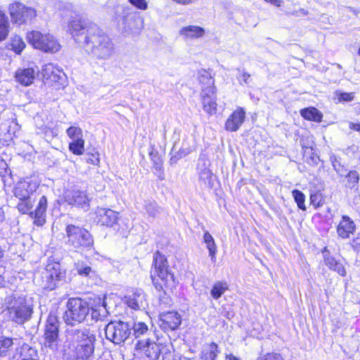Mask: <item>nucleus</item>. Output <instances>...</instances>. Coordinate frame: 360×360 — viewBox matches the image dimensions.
<instances>
[{"mask_svg":"<svg viewBox=\"0 0 360 360\" xmlns=\"http://www.w3.org/2000/svg\"><path fill=\"white\" fill-rule=\"evenodd\" d=\"M74 37L85 34L83 47L96 59H107L114 53L115 46L110 37L94 24L89 23L79 15L73 17L68 23Z\"/></svg>","mask_w":360,"mask_h":360,"instance_id":"1","label":"nucleus"},{"mask_svg":"<svg viewBox=\"0 0 360 360\" xmlns=\"http://www.w3.org/2000/svg\"><path fill=\"white\" fill-rule=\"evenodd\" d=\"M38 188V184L28 179H21L15 185L13 195L18 199L16 209L21 214H28L33 220V224L41 226L46 223L48 200L46 196L42 195L37 207L32 210L33 202L31 196Z\"/></svg>","mask_w":360,"mask_h":360,"instance_id":"2","label":"nucleus"},{"mask_svg":"<svg viewBox=\"0 0 360 360\" xmlns=\"http://www.w3.org/2000/svg\"><path fill=\"white\" fill-rule=\"evenodd\" d=\"M150 278L155 289L164 294L172 292L178 285L167 256L158 250L153 255Z\"/></svg>","mask_w":360,"mask_h":360,"instance_id":"3","label":"nucleus"},{"mask_svg":"<svg viewBox=\"0 0 360 360\" xmlns=\"http://www.w3.org/2000/svg\"><path fill=\"white\" fill-rule=\"evenodd\" d=\"M64 235L66 245L78 252L89 250L94 246V238L91 233L82 226L68 224Z\"/></svg>","mask_w":360,"mask_h":360,"instance_id":"4","label":"nucleus"},{"mask_svg":"<svg viewBox=\"0 0 360 360\" xmlns=\"http://www.w3.org/2000/svg\"><path fill=\"white\" fill-rule=\"evenodd\" d=\"M77 345L68 360H93L96 336L88 330L75 331Z\"/></svg>","mask_w":360,"mask_h":360,"instance_id":"5","label":"nucleus"},{"mask_svg":"<svg viewBox=\"0 0 360 360\" xmlns=\"http://www.w3.org/2000/svg\"><path fill=\"white\" fill-rule=\"evenodd\" d=\"M63 314L65 322L70 326L79 324L85 321L90 311V305L84 299L70 297L66 302Z\"/></svg>","mask_w":360,"mask_h":360,"instance_id":"6","label":"nucleus"},{"mask_svg":"<svg viewBox=\"0 0 360 360\" xmlns=\"http://www.w3.org/2000/svg\"><path fill=\"white\" fill-rule=\"evenodd\" d=\"M26 39L34 49L48 53H54L60 49V44L57 39L50 33L39 30H31L26 33Z\"/></svg>","mask_w":360,"mask_h":360,"instance_id":"7","label":"nucleus"},{"mask_svg":"<svg viewBox=\"0 0 360 360\" xmlns=\"http://www.w3.org/2000/svg\"><path fill=\"white\" fill-rule=\"evenodd\" d=\"M166 347V344L150 338L139 340L135 345L134 356L136 360H158Z\"/></svg>","mask_w":360,"mask_h":360,"instance_id":"8","label":"nucleus"},{"mask_svg":"<svg viewBox=\"0 0 360 360\" xmlns=\"http://www.w3.org/2000/svg\"><path fill=\"white\" fill-rule=\"evenodd\" d=\"M6 311L10 319L18 324H23L29 320L33 312L32 307L25 297H12L8 303Z\"/></svg>","mask_w":360,"mask_h":360,"instance_id":"9","label":"nucleus"},{"mask_svg":"<svg viewBox=\"0 0 360 360\" xmlns=\"http://www.w3.org/2000/svg\"><path fill=\"white\" fill-rule=\"evenodd\" d=\"M8 11L11 22L18 26L31 23L37 15L34 8L27 6L18 1L11 3L8 6Z\"/></svg>","mask_w":360,"mask_h":360,"instance_id":"10","label":"nucleus"},{"mask_svg":"<svg viewBox=\"0 0 360 360\" xmlns=\"http://www.w3.org/2000/svg\"><path fill=\"white\" fill-rule=\"evenodd\" d=\"M66 274V270L62 267L60 262L55 261L48 262L43 277L44 289L48 291L56 289L65 282Z\"/></svg>","mask_w":360,"mask_h":360,"instance_id":"11","label":"nucleus"},{"mask_svg":"<svg viewBox=\"0 0 360 360\" xmlns=\"http://www.w3.org/2000/svg\"><path fill=\"white\" fill-rule=\"evenodd\" d=\"M131 330L128 323L121 321H110L105 327V333L107 339L113 343L121 344L129 337Z\"/></svg>","mask_w":360,"mask_h":360,"instance_id":"12","label":"nucleus"},{"mask_svg":"<svg viewBox=\"0 0 360 360\" xmlns=\"http://www.w3.org/2000/svg\"><path fill=\"white\" fill-rule=\"evenodd\" d=\"M197 79L200 89V95L203 98L217 94L214 73L210 69H200L197 73Z\"/></svg>","mask_w":360,"mask_h":360,"instance_id":"13","label":"nucleus"},{"mask_svg":"<svg viewBox=\"0 0 360 360\" xmlns=\"http://www.w3.org/2000/svg\"><path fill=\"white\" fill-rule=\"evenodd\" d=\"M119 219V212L110 208L97 207L94 213V221L101 227L112 228Z\"/></svg>","mask_w":360,"mask_h":360,"instance_id":"14","label":"nucleus"},{"mask_svg":"<svg viewBox=\"0 0 360 360\" xmlns=\"http://www.w3.org/2000/svg\"><path fill=\"white\" fill-rule=\"evenodd\" d=\"M59 326L60 321L58 316L49 314L46 321L43 335L45 344L48 345L49 347H51L58 341L59 338Z\"/></svg>","mask_w":360,"mask_h":360,"instance_id":"15","label":"nucleus"},{"mask_svg":"<svg viewBox=\"0 0 360 360\" xmlns=\"http://www.w3.org/2000/svg\"><path fill=\"white\" fill-rule=\"evenodd\" d=\"M158 321L159 326L164 332H170L179 328L182 317L176 311H169L161 313Z\"/></svg>","mask_w":360,"mask_h":360,"instance_id":"16","label":"nucleus"},{"mask_svg":"<svg viewBox=\"0 0 360 360\" xmlns=\"http://www.w3.org/2000/svg\"><path fill=\"white\" fill-rule=\"evenodd\" d=\"M245 110L242 107H237L225 121V130L229 132L238 131L245 122Z\"/></svg>","mask_w":360,"mask_h":360,"instance_id":"17","label":"nucleus"},{"mask_svg":"<svg viewBox=\"0 0 360 360\" xmlns=\"http://www.w3.org/2000/svg\"><path fill=\"white\" fill-rule=\"evenodd\" d=\"M63 72L51 63L46 64L41 70V77L44 83L50 86L60 84Z\"/></svg>","mask_w":360,"mask_h":360,"instance_id":"18","label":"nucleus"},{"mask_svg":"<svg viewBox=\"0 0 360 360\" xmlns=\"http://www.w3.org/2000/svg\"><path fill=\"white\" fill-rule=\"evenodd\" d=\"M354 221L347 215L342 216L336 227V233L338 238L348 239L356 231Z\"/></svg>","mask_w":360,"mask_h":360,"instance_id":"19","label":"nucleus"},{"mask_svg":"<svg viewBox=\"0 0 360 360\" xmlns=\"http://www.w3.org/2000/svg\"><path fill=\"white\" fill-rule=\"evenodd\" d=\"M66 201L69 205L79 208H88L90 204V198L86 191L81 190L72 191L67 195Z\"/></svg>","mask_w":360,"mask_h":360,"instance_id":"20","label":"nucleus"},{"mask_svg":"<svg viewBox=\"0 0 360 360\" xmlns=\"http://www.w3.org/2000/svg\"><path fill=\"white\" fill-rule=\"evenodd\" d=\"M36 72L33 68H20L14 73L16 82L24 86L31 85L35 79Z\"/></svg>","mask_w":360,"mask_h":360,"instance_id":"21","label":"nucleus"},{"mask_svg":"<svg viewBox=\"0 0 360 360\" xmlns=\"http://www.w3.org/2000/svg\"><path fill=\"white\" fill-rule=\"evenodd\" d=\"M144 300L145 295L141 289L133 290L130 294L124 297V303L134 310H139Z\"/></svg>","mask_w":360,"mask_h":360,"instance_id":"22","label":"nucleus"},{"mask_svg":"<svg viewBox=\"0 0 360 360\" xmlns=\"http://www.w3.org/2000/svg\"><path fill=\"white\" fill-rule=\"evenodd\" d=\"M16 360H40L38 351L28 344L24 343L16 349Z\"/></svg>","mask_w":360,"mask_h":360,"instance_id":"23","label":"nucleus"},{"mask_svg":"<svg viewBox=\"0 0 360 360\" xmlns=\"http://www.w3.org/2000/svg\"><path fill=\"white\" fill-rule=\"evenodd\" d=\"M302 117L307 121L320 123L323 120V113L314 106L304 108L300 110Z\"/></svg>","mask_w":360,"mask_h":360,"instance_id":"24","label":"nucleus"},{"mask_svg":"<svg viewBox=\"0 0 360 360\" xmlns=\"http://www.w3.org/2000/svg\"><path fill=\"white\" fill-rule=\"evenodd\" d=\"M205 33V31L202 27L196 25L185 26L179 31L181 36L191 39L200 38L204 36Z\"/></svg>","mask_w":360,"mask_h":360,"instance_id":"25","label":"nucleus"},{"mask_svg":"<svg viewBox=\"0 0 360 360\" xmlns=\"http://www.w3.org/2000/svg\"><path fill=\"white\" fill-rule=\"evenodd\" d=\"M219 353V349L217 344L212 342L206 345L202 349L200 357L201 360H216Z\"/></svg>","mask_w":360,"mask_h":360,"instance_id":"26","label":"nucleus"},{"mask_svg":"<svg viewBox=\"0 0 360 360\" xmlns=\"http://www.w3.org/2000/svg\"><path fill=\"white\" fill-rule=\"evenodd\" d=\"M149 156L153 162V168L158 172L157 175L159 179L163 180L165 176L162 158L158 151H151Z\"/></svg>","mask_w":360,"mask_h":360,"instance_id":"27","label":"nucleus"},{"mask_svg":"<svg viewBox=\"0 0 360 360\" xmlns=\"http://www.w3.org/2000/svg\"><path fill=\"white\" fill-rule=\"evenodd\" d=\"M324 262L330 270L336 271L342 277L346 276V269L340 261L336 259L333 257H324Z\"/></svg>","mask_w":360,"mask_h":360,"instance_id":"28","label":"nucleus"},{"mask_svg":"<svg viewBox=\"0 0 360 360\" xmlns=\"http://www.w3.org/2000/svg\"><path fill=\"white\" fill-rule=\"evenodd\" d=\"M200 98L203 110L209 115H213L216 114L217 110L216 94L214 96H207L206 98H203L202 95H200Z\"/></svg>","mask_w":360,"mask_h":360,"instance_id":"29","label":"nucleus"},{"mask_svg":"<svg viewBox=\"0 0 360 360\" xmlns=\"http://www.w3.org/2000/svg\"><path fill=\"white\" fill-rule=\"evenodd\" d=\"M10 22L6 13L0 9V41L6 40L10 33Z\"/></svg>","mask_w":360,"mask_h":360,"instance_id":"30","label":"nucleus"},{"mask_svg":"<svg viewBox=\"0 0 360 360\" xmlns=\"http://www.w3.org/2000/svg\"><path fill=\"white\" fill-rule=\"evenodd\" d=\"M310 205L316 210L323 207L326 203V197L321 190H316L310 193Z\"/></svg>","mask_w":360,"mask_h":360,"instance_id":"31","label":"nucleus"},{"mask_svg":"<svg viewBox=\"0 0 360 360\" xmlns=\"http://www.w3.org/2000/svg\"><path fill=\"white\" fill-rule=\"evenodd\" d=\"M229 290V285L227 282L217 281L212 286L210 295L213 299L218 300Z\"/></svg>","mask_w":360,"mask_h":360,"instance_id":"32","label":"nucleus"},{"mask_svg":"<svg viewBox=\"0 0 360 360\" xmlns=\"http://www.w3.org/2000/svg\"><path fill=\"white\" fill-rule=\"evenodd\" d=\"M8 49L13 51L15 54L20 55L25 49L26 44L22 37L14 35L8 44Z\"/></svg>","mask_w":360,"mask_h":360,"instance_id":"33","label":"nucleus"},{"mask_svg":"<svg viewBox=\"0 0 360 360\" xmlns=\"http://www.w3.org/2000/svg\"><path fill=\"white\" fill-rule=\"evenodd\" d=\"M14 339L10 337L0 336V357L6 356L12 350Z\"/></svg>","mask_w":360,"mask_h":360,"instance_id":"34","label":"nucleus"},{"mask_svg":"<svg viewBox=\"0 0 360 360\" xmlns=\"http://www.w3.org/2000/svg\"><path fill=\"white\" fill-rule=\"evenodd\" d=\"M360 175L356 170H349L345 176V186L350 189L358 187Z\"/></svg>","mask_w":360,"mask_h":360,"instance_id":"35","label":"nucleus"},{"mask_svg":"<svg viewBox=\"0 0 360 360\" xmlns=\"http://www.w3.org/2000/svg\"><path fill=\"white\" fill-rule=\"evenodd\" d=\"M203 242L206 244L211 259H215L217 252V246L214 238L208 231H205L203 234Z\"/></svg>","mask_w":360,"mask_h":360,"instance_id":"36","label":"nucleus"},{"mask_svg":"<svg viewBox=\"0 0 360 360\" xmlns=\"http://www.w3.org/2000/svg\"><path fill=\"white\" fill-rule=\"evenodd\" d=\"M69 150L75 155H82L85 150V140L84 139H78L73 140L68 144Z\"/></svg>","mask_w":360,"mask_h":360,"instance_id":"37","label":"nucleus"},{"mask_svg":"<svg viewBox=\"0 0 360 360\" xmlns=\"http://www.w3.org/2000/svg\"><path fill=\"white\" fill-rule=\"evenodd\" d=\"M292 198L297 206V207L302 210L306 211L307 207L305 205L306 197L304 194L298 189H293L292 191Z\"/></svg>","mask_w":360,"mask_h":360,"instance_id":"38","label":"nucleus"},{"mask_svg":"<svg viewBox=\"0 0 360 360\" xmlns=\"http://www.w3.org/2000/svg\"><path fill=\"white\" fill-rule=\"evenodd\" d=\"M131 328L133 330V335L135 338H138L146 335L149 330L148 325L145 322L142 321L134 323Z\"/></svg>","mask_w":360,"mask_h":360,"instance_id":"39","label":"nucleus"},{"mask_svg":"<svg viewBox=\"0 0 360 360\" xmlns=\"http://www.w3.org/2000/svg\"><path fill=\"white\" fill-rule=\"evenodd\" d=\"M86 162L87 164L99 167L101 163V158H100V154L98 151L95 149L92 148L91 150H89L86 154Z\"/></svg>","mask_w":360,"mask_h":360,"instance_id":"40","label":"nucleus"},{"mask_svg":"<svg viewBox=\"0 0 360 360\" xmlns=\"http://www.w3.org/2000/svg\"><path fill=\"white\" fill-rule=\"evenodd\" d=\"M256 360H285L284 355L276 351L260 354Z\"/></svg>","mask_w":360,"mask_h":360,"instance_id":"41","label":"nucleus"},{"mask_svg":"<svg viewBox=\"0 0 360 360\" xmlns=\"http://www.w3.org/2000/svg\"><path fill=\"white\" fill-rule=\"evenodd\" d=\"M354 92H343L337 91L335 92V99L338 103H348L354 100Z\"/></svg>","mask_w":360,"mask_h":360,"instance_id":"42","label":"nucleus"},{"mask_svg":"<svg viewBox=\"0 0 360 360\" xmlns=\"http://www.w3.org/2000/svg\"><path fill=\"white\" fill-rule=\"evenodd\" d=\"M66 134L72 141L77 140L78 139H84L82 129L79 127L71 126L68 127L66 129Z\"/></svg>","mask_w":360,"mask_h":360,"instance_id":"43","label":"nucleus"},{"mask_svg":"<svg viewBox=\"0 0 360 360\" xmlns=\"http://www.w3.org/2000/svg\"><path fill=\"white\" fill-rule=\"evenodd\" d=\"M349 245L354 252L360 253V231L350 240Z\"/></svg>","mask_w":360,"mask_h":360,"instance_id":"44","label":"nucleus"},{"mask_svg":"<svg viewBox=\"0 0 360 360\" xmlns=\"http://www.w3.org/2000/svg\"><path fill=\"white\" fill-rule=\"evenodd\" d=\"M129 2L140 10H146L148 8V3L146 0H128Z\"/></svg>","mask_w":360,"mask_h":360,"instance_id":"45","label":"nucleus"},{"mask_svg":"<svg viewBox=\"0 0 360 360\" xmlns=\"http://www.w3.org/2000/svg\"><path fill=\"white\" fill-rule=\"evenodd\" d=\"M9 169L7 163L3 159H0V175L5 176L8 174Z\"/></svg>","mask_w":360,"mask_h":360,"instance_id":"46","label":"nucleus"},{"mask_svg":"<svg viewBox=\"0 0 360 360\" xmlns=\"http://www.w3.org/2000/svg\"><path fill=\"white\" fill-rule=\"evenodd\" d=\"M91 272V269L89 266H84L81 269H77V273L80 276H88Z\"/></svg>","mask_w":360,"mask_h":360,"instance_id":"47","label":"nucleus"},{"mask_svg":"<svg viewBox=\"0 0 360 360\" xmlns=\"http://www.w3.org/2000/svg\"><path fill=\"white\" fill-rule=\"evenodd\" d=\"M349 129L352 131H355L360 133V122H349Z\"/></svg>","mask_w":360,"mask_h":360,"instance_id":"48","label":"nucleus"},{"mask_svg":"<svg viewBox=\"0 0 360 360\" xmlns=\"http://www.w3.org/2000/svg\"><path fill=\"white\" fill-rule=\"evenodd\" d=\"M173 2L179 5H189L193 4L195 0H172Z\"/></svg>","mask_w":360,"mask_h":360,"instance_id":"49","label":"nucleus"},{"mask_svg":"<svg viewBox=\"0 0 360 360\" xmlns=\"http://www.w3.org/2000/svg\"><path fill=\"white\" fill-rule=\"evenodd\" d=\"M240 77H241L242 81L244 83L248 84V80L250 78V75L248 72H243L240 75Z\"/></svg>","mask_w":360,"mask_h":360,"instance_id":"50","label":"nucleus"},{"mask_svg":"<svg viewBox=\"0 0 360 360\" xmlns=\"http://www.w3.org/2000/svg\"><path fill=\"white\" fill-rule=\"evenodd\" d=\"M264 1L267 3H270L276 7H280L282 4V0H264Z\"/></svg>","mask_w":360,"mask_h":360,"instance_id":"51","label":"nucleus"},{"mask_svg":"<svg viewBox=\"0 0 360 360\" xmlns=\"http://www.w3.org/2000/svg\"><path fill=\"white\" fill-rule=\"evenodd\" d=\"M202 174L205 175L207 178L211 179L214 176L213 173L208 169H205L202 171Z\"/></svg>","mask_w":360,"mask_h":360,"instance_id":"52","label":"nucleus"},{"mask_svg":"<svg viewBox=\"0 0 360 360\" xmlns=\"http://www.w3.org/2000/svg\"><path fill=\"white\" fill-rule=\"evenodd\" d=\"M4 263V251L1 246L0 245V268L3 266Z\"/></svg>","mask_w":360,"mask_h":360,"instance_id":"53","label":"nucleus"},{"mask_svg":"<svg viewBox=\"0 0 360 360\" xmlns=\"http://www.w3.org/2000/svg\"><path fill=\"white\" fill-rule=\"evenodd\" d=\"M226 360H240L232 354H230L226 356Z\"/></svg>","mask_w":360,"mask_h":360,"instance_id":"54","label":"nucleus"},{"mask_svg":"<svg viewBox=\"0 0 360 360\" xmlns=\"http://www.w3.org/2000/svg\"><path fill=\"white\" fill-rule=\"evenodd\" d=\"M4 219H5L4 212L2 210V209L0 208V222L4 221Z\"/></svg>","mask_w":360,"mask_h":360,"instance_id":"55","label":"nucleus"},{"mask_svg":"<svg viewBox=\"0 0 360 360\" xmlns=\"http://www.w3.org/2000/svg\"><path fill=\"white\" fill-rule=\"evenodd\" d=\"M357 54L360 56V46H359V48L357 51Z\"/></svg>","mask_w":360,"mask_h":360,"instance_id":"56","label":"nucleus"}]
</instances>
